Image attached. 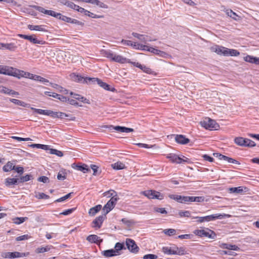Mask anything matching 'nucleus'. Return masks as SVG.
Listing matches in <instances>:
<instances>
[{"label": "nucleus", "instance_id": "f257e3e1", "mask_svg": "<svg viewBox=\"0 0 259 259\" xmlns=\"http://www.w3.org/2000/svg\"><path fill=\"white\" fill-rule=\"evenodd\" d=\"M108 193H111L113 197L107 202V203L103 207V210L105 214L109 213L115 206L117 200L119 199L117 195L116 192L113 190H110L103 193L104 196H107Z\"/></svg>", "mask_w": 259, "mask_h": 259}, {"label": "nucleus", "instance_id": "f03ea898", "mask_svg": "<svg viewBox=\"0 0 259 259\" xmlns=\"http://www.w3.org/2000/svg\"><path fill=\"white\" fill-rule=\"evenodd\" d=\"M229 215L226 214H211L209 215H207L205 217H193L192 219H197V222L198 223H203L204 222H210L211 221H213L217 219H222L225 217H229Z\"/></svg>", "mask_w": 259, "mask_h": 259}, {"label": "nucleus", "instance_id": "7ed1b4c3", "mask_svg": "<svg viewBox=\"0 0 259 259\" xmlns=\"http://www.w3.org/2000/svg\"><path fill=\"white\" fill-rule=\"evenodd\" d=\"M200 124L202 127L209 130H218L220 127L219 124L215 120L209 118H205L200 122Z\"/></svg>", "mask_w": 259, "mask_h": 259}, {"label": "nucleus", "instance_id": "20e7f679", "mask_svg": "<svg viewBox=\"0 0 259 259\" xmlns=\"http://www.w3.org/2000/svg\"><path fill=\"white\" fill-rule=\"evenodd\" d=\"M234 142L237 145L240 146L253 147L256 145L254 141L249 139L242 137L236 138L234 139Z\"/></svg>", "mask_w": 259, "mask_h": 259}, {"label": "nucleus", "instance_id": "39448f33", "mask_svg": "<svg viewBox=\"0 0 259 259\" xmlns=\"http://www.w3.org/2000/svg\"><path fill=\"white\" fill-rule=\"evenodd\" d=\"M194 233L197 236L206 237L210 239H214L216 237L215 233L213 231L207 228L203 230H196Z\"/></svg>", "mask_w": 259, "mask_h": 259}, {"label": "nucleus", "instance_id": "423d86ee", "mask_svg": "<svg viewBox=\"0 0 259 259\" xmlns=\"http://www.w3.org/2000/svg\"><path fill=\"white\" fill-rule=\"evenodd\" d=\"M141 193L149 199H157L159 200H162L163 199V194L154 190H147L142 192Z\"/></svg>", "mask_w": 259, "mask_h": 259}, {"label": "nucleus", "instance_id": "0eeeda50", "mask_svg": "<svg viewBox=\"0 0 259 259\" xmlns=\"http://www.w3.org/2000/svg\"><path fill=\"white\" fill-rule=\"evenodd\" d=\"M17 68L0 65V74L16 77Z\"/></svg>", "mask_w": 259, "mask_h": 259}, {"label": "nucleus", "instance_id": "6e6552de", "mask_svg": "<svg viewBox=\"0 0 259 259\" xmlns=\"http://www.w3.org/2000/svg\"><path fill=\"white\" fill-rule=\"evenodd\" d=\"M29 254V252H7L3 253V257L7 258H14L27 256Z\"/></svg>", "mask_w": 259, "mask_h": 259}, {"label": "nucleus", "instance_id": "1a4fd4ad", "mask_svg": "<svg viewBox=\"0 0 259 259\" xmlns=\"http://www.w3.org/2000/svg\"><path fill=\"white\" fill-rule=\"evenodd\" d=\"M125 244L127 248L131 252L134 253H137L138 252L139 248L134 240L130 238H127L125 240Z\"/></svg>", "mask_w": 259, "mask_h": 259}, {"label": "nucleus", "instance_id": "9d476101", "mask_svg": "<svg viewBox=\"0 0 259 259\" xmlns=\"http://www.w3.org/2000/svg\"><path fill=\"white\" fill-rule=\"evenodd\" d=\"M87 79L88 80H92V82L93 83L98 84L101 87H102V88L107 91H110L112 92H114L115 91V89L114 88H111L109 85H108L105 82H103L101 80H100L99 78L93 77V78H88Z\"/></svg>", "mask_w": 259, "mask_h": 259}, {"label": "nucleus", "instance_id": "9b49d317", "mask_svg": "<svg viewBox=\"0 0 259 259\" xmlns=\"http://www.w3.org/2000/svg\"><path fill=\"white\" fill-rule=\"evenodd\" d=\"M18 35L21 38L29 40L31 42H32L34 44L44 45L46 43L45 41L38 40L35 37V35H27L22 34H19Z\"/></svg>", "mask_w": 259, "mask_h": 259}, {"label": "nucleus", "instance_id": "f8f14e48", "mask_svg": "<svg viewBox=\"0 0 259 259\" xmlns=\"http://www.w3.org/2000/svg\"><path fill=\"white\" fill-rule=\"evenodd\" d=\"M71 77L72 79L75 81L79 82H83V83H90L92 82V80H88L87 79L88 78H93V77H84L81 76L79 74L76 73H72L71 74Z\"/></svg>", "mask_w": 259, "mask_h": 259}, {"label": "nucleus", "instance_id": "ddd939ff", "mask_svg": "<svg viewBox=\"0 0 259 259\" xmlns=\"http://www.w3.org/2000/svg\"><path fill=\"white\" fill-rule=\"evenodd\" d=\"M36 75L33 74L28 72H25L23 70L17 69L16 77L20 79L21 77L28 78L34 80V77Z\"/></svg>", "mask_w": 259, "mask_h": 259}, {"label": "nucleus", "instance_id": "4468645a", "mask_svg": "<svg viewBox=\"0 0 259 259\" xmlns=\"http://www.w3.org/2000/svg\"><path fill=\"white\" fill-rule=\"evenodd\" d=\"M34 8H35V9L36 10L38 11V12H39L40 13L51 16L54 17L56 18L58 17L59 13H57L54 11L46 10L44 8H42L41 7H39V6H35L34 7Z\"/></svg>", "mask_w": 259, "mask_h": 259}, {"label": "nucleus", "instance_id": "2eb2a0df", "mask_svg": "<svg viewBox=\"0 0 259 259\" xmlns=\"http://www.w3.org/2000/svg\"><path fill=\"white\" fill-rule=\"evenodd\" d=\"M166 157L167 158L169 159L170 161H171L172 162L179 164L182 163L184 162H187L188 160L187 158H186V159H184L178 156L177 155L175 154H169L167 155Z\"/></svg>", "mask_w": 259, "mask_h": 259}, {"label": "nucleus", "instance_id": "dca6fc26", "mask_svg": "<svg viewBox=\"0 0 259 259\" xmlns=\"http://www.w3.org/2000/svg\"><path fill=\"white\" fill-rule=\"evenodd\" d=\"M212 52L216 53L218 55L227 56L226 53L227 48L222 46L215 45L210 48Z\"/></svg>", "mask_w": 259, "mask_h": 259}, {"label": "nucleus", "instance_id": "f3484780", "mask_svg": "<svg viewBox=\"0 0 259 259\" xmlns=\"http://www.w3.org/2000/svg\"><path fill=\"white\" fill-rule=\"evenodd\" d=\"M110 130H114L120 133H128L130 132H132L134 131V129L132 128L126 127L124 126H112L110 125L109 127Z\"/></svg>", "mask_w": 259, "mask_h": 259}, {"label": "nucleus", "instance_id": "a211bd4d", "mask_svg": "<svg viewBox=\"0 0 259 259\" xmlns=\"http://www.w3.org/2000/svg\"><path fill=\"white\" fill-rule=\"evenodd\" d=\"M121 43L125 46H131L133 48L137 50H140L141 49V44L137 43L136 42H132L131 40L122 39Z\"/></svg>", "mask_w": 259, "mask_h": 259}, {"label": "nucleus", "instance_id": "6ab92c4d", "mask_svg": "<svg viewBox=\"0 0 259 259\" xmlns=\"http://www.w3.org/2000/svg\"><path fill=\"white\" fill-rule=\"evenodd\" d=\"M175 137L176 142L179 144L185 145L190 142V140L189 139L186 138L182 135H175Z\"/></svg>", "mask_w": 259, "mask_h": 259}, {"label": "nucleus", "instance_id": "aec40b11", "mask_svg": "<svg viewBox=\"0 0 259 259\" xmlns=\"http://www.w3.org/2000/svg\"><path fill=\"white\" fill-rule=\"evenodd\" d=\"M106 215L105 213L104 215H100L96 218L93 222V223L94 224L93 227L98 228V229L100 228L104 219L106 218Z\"/></svg>", "mask_w": 259, "mask_h": 259}, {"label": "nucleus", "instance_id": "412c9836", "mask_svg": "<svg viewBox=\"0 0 259 259\" xmlns=\"http://www.w3.org/2000/svg\"><path fill=\"white\" fill-rule=\"evenodd\" d=\"M20 183L19 179L17 178H7L5 181V184L8 187H12L13 185H18Z\"/></svg>", "mask_w": 259, "mask_h": 259}, {"label": "nucleus", "instance_id": "4be33fe9", "mask_svg": "<svg viewBox=\"0 0 259 259\" xmlns=\"http://www.w3.org/2000/svg\"><path fill=\"white\" fill-rule=\"evenodd\" d=\"M112 61L122 64L127 63V62H131L130 60L127 59L121 55H116L115 54L114 55Z\"/></svg>", "mask_w": 259, "mask_h": 259}, {"label": "nucleus", "instance_id": "5701e85b", "mask_svg": "<svg viewBox=\"0 0 259 259\" xmlns=\"http://www.w3.org/2000/svg\"><path fill=\"white\" fill-rule=\"evenodd\" d=\"M87 240L91 243H95L99 245L103 241V239H100V237L96 235H89Z\"/></svg>", "mask_w": 259, "mask_h": 259}, {"label": "nucleus", "instance_id": "b1692460", "mask_svg": "<svg viewBox=\"0 0 259 259\" xmlns=\"http://www.w3.org/2000/svg\"><path fill=\"white\" fill-rule=\"evenodd\" d=\"M17 46L14 43L4 44L0 42V49H7L11 51H15Z\"/></svg>", "mask_w": 259, "mask_h": 259}, {"label": "nucleus", "instance_id": "393cba45", "mask_svg": "<svg viewBox=\"0 0 259 259\" xmlns=\"http://www.w3.org/2000/svg\"><path fill=\"white\" fill-rule=\"evenodd\" d=\"M246 187L240 186L238 187H232L229 189V191L230 193H236V194H242L244 192H246Z\"/></svg>", "mask_w": 259, "mask_h": 259}, {"label": "nucleus", "instance_id": "a878e982", "mask_svg": "<svg viewBox=\"0 0 259 259\" xmlns=\"http://www.w3.org/2000/svg\"><path fill=\"white\" fill-rule=\"evenodd\" d=\"M45 25H28V28L30 30H36L42 32H47L48 30L46 29Z\"/></svg>", "mask_w": 259, "mask_h": 259}, {"label": "nucleus", "instance_id": "bb28decb", "mask_svg": "<svg viewBox=\"0 0 259 259\" xmlns=\"http://www.w3.org/2000/svg\"><path fill=\"white\" fill-rule=\"evenodd\" d=\"M122 249H126L123 243L117 242L115 244L113 250L117 255L120 254V251Z\"/></svg>", "mask_w": 259, "mask_h": 259}, {"label": "nucleus", "instance_id": "cd10ccee", "mask_svg": "<svg viewBox=\"0 0 259 259\" xmlns=\"http://www.w3.org/2000/svg\"><path fill=\"white\" fill-rule=\"evenodd\" d=\"M220 246L222 248L227 249L229 250H231L238 251L240 250L239 247L236 245H232L228 243H222Z\"/></svg>", "mask_w": 259, "mask_h": 259}, {"label": "nucleus", "instance_id": "c85d7f7f", "mask_svg": "<svg viewBox=\"0 0 259 259\" xmlns=\"http://www.w3.org/2000/svg\"><path fill=\"white\" fill-rule=\"evenodd\" d=\"M31 109L34 111L36 113L39 114H43L48 116H50L51 117L52 111L50 110H42L40 109H36L33 107H31Z\"/></svg>", "mask_w": 259, "mask_h": 259}, {"label": "nucleus", "instance_id": "c756f323", "mask_svg": "<svg viewBox=\"0 0 259 259\" xmlns=\"http://www.w3.org/2000/svg\"><path fill=\"white\" fill-rule=\"evenodd\" d=\"M51 117L53 118H59L61 119H64L66 117H70V116L63 112H54L52 111Z\"/></svg>", "mask_w": 259, "mask_h": 259}, {"label": "nucleus", "instance_id": "7c9ffc66", "mask_svg": "<svg viewBox=\"0 0 259 259\" xmlns=\"http://www.w3.org/2000/svg\"><path fill=\"white\" fill-rule=\"evenodd\" d=\"M70 95L73 96V97L75 98L76 100L81 101L84 103H87L88 104H90L89 100L87 99V98L82 96H81L79 95L73 94L72 92L70 93Z\"/></svg>", "mask_w": 259, "mask_h": 259}, {"label": "nucleus", "instance_id": "2f4dec72", "mask_svg": "<svg viewBox=\"0 0 259 259\" xmlns=\"http://www.w3.org/2000/svg\"><path fill=\"white\" fill-rule=\"evenodd\" d=\"M244 59L246 62L254 63L256 65L259 64V58L254 57L251 56L247 55L244 58Z\"/></svg>", "mask_w": 259, "mask_h": 259}, {"label": "nucleus", "instance_id": "473e14b6", "mask_svg": "<svg viewBox=\"0 0 259 259\" xmlns=\"http://www.w3.org/2000/svg\"><path fill=\"white\" fill-rule=\"evenodd\" d=\"M102 254L106 257H112L117 256L116 253L113 250V249L104 250L102 252Z\"/></svg>", "mask_w": 259, "mask_h": 259}, {"label": "nucleus", "instance_id": "72a5a7b5", "mask_svg": "<svg viewBox=\"0 0 259 259\" xmlns=\"http://www.w3.org/2000/svg\"><path fill=\"white\" fill-rule=\"evenodd\" d=\"M89 3L99 6L100 8L107 9L108 6L99 0H90Z\"/></svg>", "mask_w": 259, "mask_h": 259}, {"label": "nucleus", "instance_id": "f704fd0d", "mask_svg": "<svg viewBox=\"0 0 259 259\" xmlns=\"http://www.w3.org/2000/svg\"><path fill=\"white\" fill-rule=\"evenodd\" d=\"M102 208L101 205H97L95 207L91 208L89 211V213L90 215H95L99 211L101 210Z\"/></svg>", "mask_w": 259, "mask_h": 259}, {"label": "nucleus", "instance_id": "c9c22d12", "mask_svg": "<svg viewBox=\"0 0 259 259\" xmlns=\"http://www.w3.org/2000/svg\"><path fill=\"white\" fill-rule=\"evenodd\" d=\"M111 166L113 169L116 170L122 169L125 167V164L120 161H117V162L112 164Z\"/></svg>", "mask_w": 259, "mask_h": 259}, {"label": "nucleus", "instance_id": "e433bc0d", "mask_svg": "<svg viewBox=\"0 0 259 259\" xmlns=\"http://www.w3.org/2000/svg\"><path fill=\"white\" fill-rule=\"evenodd\" d=\"M226 14L229 16L230 17L232 18L235 20H238L239 19V17L231 9H227L225 11Z\"/></svg>", "mask_w": 259, "mask_h": 259}, {"label": "nucleus", "instance_id": "4c0bfd02", "mask_svg": "<svg viewBox=\"0 0 259 259\" xmlns=\"http://www.w3.org/2000/svg\"><path fill=\"white\" fill-rule=\"evenodd\" d=\"M162 251L168 255L175 254V247H163Z\"/></svg>", "mask_w": 259, "mask_h": 259}, {"label": "nucleus", "instance_id": "58836bf2", "mask_svg": "<svg viewBox=\"0 0 259 259\" xmlns=\"http://www.w3.org/2000/svg\"><path fill=\"white\" fill-rule=\"evenodd\" d=\"M101 54L112 61V59L115 54L110 50H102Z\"/></svg>", "mask_w": 259, "mask_h": 259}, {"label": "nucleus", "instance_id": "ea45409f", "mask_svg": "<svg viewBox=\"0 0 259 259\" xmlns=\"http://www.w3.org/2000/svg\"><path fill=\"white\" fill-rule=\"evenodd\" d=\"M13 169H14V165L10 161H8L3 167V169L5 172L10 171L11 170H13Z\"/></svg>", "mask_w": 259, "mask_h": 259}, {"label": "nucleus", "instance_id": "a19ab883", "mask_svg": "<svg viewBox=\"0 0 259 259\" xmlns=\"http://www.w3.org/2000/svg\"><path fill=\"white\" fill-rule=\"evenodd\" d=\"M51 247H52V246L49 245H47L45 247H38L35 250V252L37 253H40L47 252L51 249Z\"/></svg>", "mask_w": 259, "mask_h": 259}, {"label": "nucleus", "instance_id": "79ce46f5", "mask_svg": "<svg viewBox=\"0 0 259 259\" xmlns=\"http://www.w3.org/2000/svg\"><path fill=\"white\" fill-rule=\"evenodd\" d=\"M139 40L141 41L142 42H143L144 44H146L147 41H155L156 40V39H151L150 38V37L148 35H145L143 34H141L140 37L139 38Z\"/></svg>", "mask_w": 259, "mask_h": 259}, {"label": "nucleus", "instance_id": "37998d69", "mask_svg": "<svg viewBox=\"0 0 259 259\" xmlns=\"http://www.w3.org/2000/svg\"><path fill=\"white\" fill-rule=\"evenodd\" d=\"M57 18L58 19L61 20L64 22H66L70 23H71V20L72 19V18H71L70 17H67L66 16H64L59 13H58V17H57Z\"/></svg>", "mask_w": 259, "mask_h": 259}, {"label": "nucleus", "instance_id": "c03bdc74", "mask_svg": "<svg viewBox=\"0 0 259 259\" xmlns=\"http://www.w3.org/2000/svg\"><path fill=\"white\" fill-rule=\"evenodd\" d=\"M226 53H227V56H237L240 53L239 52L234 49H229L227 48Z\"/></svg>", "mask_w": 259, "mask_h": 259}, {"label": "nucleus", "instance_id": "a18cd8bd", "mask_svg": "<svg viewBox=\"0 0 259 259\" xmlns=\"http://www.w3.org/2000/svg\"><path fill=\"white\" fill-rule=\"evenodd\" d=\"M75 168L84 173L88 172L90 171V169L88 168V165L84 164L81 165H76Z\"/></svg>", "mask_w": 259, "mask_h": 259}, {"label": "nucleus", "instance_id": "49530a36", "mask_svg": "<svg viewBox=\"0 0 259 259\" xmlns=\"http://www.w3.org/2000/svg\"><path fill=\"white\" fill-rule=\"evenodd\" d=\"M31 147L37 148L45 150H48L49 149V146L46 145H42L39 144H33L30 145Z\"/></svg>", "mask_w": 259, "mask_h": 259}, {"label": "nucleus", "instance_id": "de8ad7c7", "mask_svg": "<svg viewBox=\"0 0 259 259\" xmlns=\"http://www.w3.org/2000/svg\"><path fill=\"white\" fill-rule=\"evenodd\" d=\"M182 196H181V195H174V194H170L168 196V197L170 199H174V200L177 201V202H178L179 203H181L182 202Z\"/></svg>", "mask_w": 259, "mask_h": 259}, {"label": "nucleus", "instance_id": "09e8293b", "mask_svg": "<svg viewBox=\"0 0 259 259\" xmlns=\"http://www.w3.org/2000/svg\"><path fill=\"white\" fill-rule=\"evenodd\" d=\"M141 46L143 47H141V49H140V50L148 51L153 54L154 53V51L156 49L154 48L149 47V46H148L147 45H143V44H141Z\"/></svg>", "mask_w": 259, "mask_h": 259}, {"label": "nucleus", "instance_id": "8fccbe9b", "mask_svg": "<svg viewBox=\"0 0 259 259\" xmlns=\"http://www.w3.org/2000/svg\"><path fill=\"white\" fill-rule=\"evenodd\" d=\"M141 46L143 47H141V49H140V50L148 51L153 54L154 53V51L156 49L154 48L149 47V46H148L147 45H143V44H141Z\"/></svg>", "mask_w": 259, "mask_h": 259}, {"label": "nucleus", "instance_id": "3c124183", "mask_svg": "<svg viewBox=\"0 0 259 259\" xmlns=\"http://www.w3.org/2000/svg\"><path fill=\"white\" fill-rule=\"evenodd\" d=\"M48 150L50 151L49 153L51 154L56 155L59 157H62L63 155V153L61 151L50 148Z\"/></svg>", "mask_w": 259, "mask_h": 259}, {"label": "nucleus", "instance_id": "603ef678", "mask_svg": "<svg viewBox=\"0 0 259 259\" xmlns=\"http://www.w3.org/2000/svg\"><path fill=\"white\" fill-rule=\"evenodd\" d=\"M175 254L182 255L185 254V250L183 247L179 248L178 247L175 246Z\"/></svg>", "mask_w": 259, "mask_h": 259}, {"label": "nucleus", "instance_id": "864d4df0", "mask_svg": "<svg viewBox=\"0 0 259 259\" xmlns=\"http://www.w3.org/2000/svg\"><path fill=\"white\" fill-rule=\"evenodd\" d=\"M204 201L203 196H191V202H201Z\"/></svg>", "mask_w": 259, "mask_h": 259}, {"label": "nucleus", "instance_id": "5fc2aeb1", "mask_svg": "<svg viewBox=\"0 0 259 259\" xmlns=\"http://www.w3.org/2000/svg\"><path fill=\"white\" fill-rule=\"evenodd\" d=\"M32 178V176L31 175H26L25 176L21 177L19 179L20 183H23L30 180Z\"/></svg>", "mask_w": 259, "mask_h": 259}, {"label": "nucleus", "instance_id": "6e6d98bb", "mask_svg": "<svg viewBox=\"0 0 259 259\" xmlns=\"http://www.w3.org/2000/svg\"><path fill=\"white\" fill-rule=\"evenodd\" d=\"M153 54L163 58H166V56L168 55L166 53L156 49L154 51Z\"/></svg>", "mask_w": 259, "mask_h": 259}, {"label": "nucleus", "instance_id": "4d7b16f0", "mask_svg": "<svg viewBox=\"0 0 259 259\" xmlns=\"http://www.w3.org/2000/svg\"><path fill=\"white\" fill-rule=\"evenodd\" d=\"M140 69L144 72L147 74H153L154 71L152 70L151 68L148 67H147L145 65H142V67H141Z\"/></svg>", "mask_w": 259, "mask_h": 259}, {"label": "nucleus", "instance_id": "13d9d810", "mask_svg": "<svg viewBox=\"0 0 259 259\" xmlns=\"http://www.w3.org/2000/svg\"><path fill=\"white\" fill-rule=\"evenodd\" d=\"M223 157V160H225V161H227L228 163H234V164H239L238 161H237L235 159H234L232 158H230V157H227L226 156H225L224 157Z\"/></svg>", "mask_w": 259, "mask_h": 259}, {"label": "nucleus", "instance_id": "bf43d9fd", "mask_svg": "<svg viewBox=\"0 0 259 259\" xmlns=\"http://www.w3.org/2000/svg\"><path fill=\"white\" fill-rule=\"evenodd\" d=\"M34 80L41 82L44 83H48L49 82L48 79L37 75H36L35 77H34Z\"/></svg>", "mask_w": 259, "mask_h": 259}, {"label": "nucleus", "instance_id": "052dcab7", "mask_svg": "<svg viewBox=\"0 0 259 259\" xmlns=\"http://www.w3.org/2000/svg\"><path fill=\"white\" fill-rule=\"evenodd\" d=\"M176 230L174 229H168L163 230V232L165 235L171 236L176 234Z\"/></svg>", "mask_w": 259, "mask_h": 259}, {"label": "nucleus", "instance_id": "680f3d73", "mask_svg": "<svg viewBox=\"0 0 259 259\" xmlns=\"http://www.w3.org/2000/svg\"><path fill=\"white\" fill-rule=\"evenodd\" d=\"M179 215L180 217H187L189 218L191 217V213L189 211H180L179 212Z\"/></svg>", "mask_w": 259, "mask_h": 259}, {"label": "nucleus", "instance_id": "e2e57ef3", "mask_svg": "<svg viewBox=\"0 0 259 259\" xmlns=\"http://www.w3.org/2000/svg\"><path fill=\"white\" fill-rule=\"evenodd\" d=\"M11 90L9 89L6 87L3 86H0V92L10 95L11 94Z\"/></svg>", "mask_w": 259, "mask_h": 259}, {"label": "nucleus", "instance_id": "0e129e2a", "mask_svg": "<svg viewBox=\"0 0 259 259\" xmlns=\"http://www.w3.org/2000/svg\"><path fill=\"white\" fill-rule=\"evenodd\" d=\"M36 197L39 199H47L50 198V196L44 193H38L37 194H36Z\"/></svg>", "mask_w": 259, "mask_h": 259}, {"label": "nucleus", "instance_id": "69168bd1", "mask_svg": "<svg viewBox=\"0 0 259 259\" xmlns=\"http://www.w3.org/2000/svg\"><path fill=\"white\" fill-rule=\"evenodd\" d=\"M10 101L11 102L14 103L15 104L20 105L22 106H25V103L20 100L15 99H10Z\"/></svg>", "mask_w": 259, "mask_h": 259}, {"label": "nucleus", "instance_id": "338daca9", "mask_svg": "<svg viewBox=\"0 0 259 259\" xmlns=\"http://www.w3.org/2000/svg\"><path fill=\"white\" fill-rule=\"evenodd\" d=\"M190 202H191V196H182V203L188 204Z\"/></svg>", "mask_w": 259, "mask_h": 259}, {"label": "nucleus", "instance_id": "774afa93", "mask_svg": "<svg viewBox=\"0 0 259 259\" xmlns=\"http://www.w3.org/2000/svg\"><path fill=\"white\" fill-rule=\"evenodd\" d=\"M158 256L153 254H148L144 255L143 259H157Z\"/></svg>", "mask_w": 259, "mask_h": 259}]
</instances>
